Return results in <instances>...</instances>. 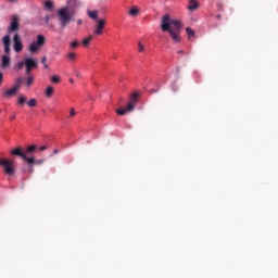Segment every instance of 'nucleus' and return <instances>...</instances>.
<instances>
[{
  "label": "nucleus",
  "mask_w": 278,
  "mask_h": 278,
  "mask_svg": "<svg viewBox=\"0 0 278 278\" xmlns=\"http://www.w3.org/2000/svg\"><path fill=\"white\" fill-rule=\"evenodd\" d=\"M138 51L139 53H144V45H142V42H138Z\"/></svg>",
  "instance_id": "29"
},
{
  "label": "nucleus",
  "mask_w": 278,
  "mask_h": 278,
  "mask_svg": "<svg viewBox=\"0 0 278 278\" xmlns=\"http://www.w3.org/2000/svg\"><path fill=\"white\" fill-rule=\"evenodd\" d=\"M0 114H1V109H0Z\"/></svg>",
  "instance_id": "45"
},
{
  "label": "nucleus",
  "mask_w": 278,
  "mask_h": 278,
  "mask_svg": "<svg viewBox=\"0 0 278 278\" xmlns=\"http://www.w3.org/2000/svg\"><path fill=\"white\" fill-rule=\"evenodd\" d=\"M186 31H187V34H188V38H194V30H192V28L191 27H187L186 28Z\"/></svg>",
  "instance_id": "27"
},
{
  "label": "nucleus",
  "mask_w": 278,
  "mask_h": 278,
  "mask_svg": "<svg viewBox=\"0 0 278 278\" xmlns=\"http://www.w3.org/2000/svg\"><path fill=\"white\" fill-rule=\"evenodd\" d=\"M93 38H94V36H92V35H89L88 37L84 38L83 39L84 47H88V45H90V41H92Z\"/></svg>",
  "instance_id": "20"
},
{
  "label": "nucleus",
  "mask_w": 278,
  "mask_h": 278,
  "mask_svg": "<svg viewBox=\"0 0 278 278\" xmlns=\"http://www.w3.org/2000/svg\"><path fill=\"white\" fill-rule=\"evenodd\" d=\"M21 29V16L13 14L11 15V22L8 27V34H16Z\"/></svg>",
  "instance_id": "7"
},
{
  "label": "nucleus",
  "mask_w": 278,
  "mask_h": 278,
  "mask_svg": "<svg viewBox=\"0 0 278 278\" xmlns=\"http://www.w3.org/2000/svg\"><path fill=\"white\" fill-rule=\"evenodd\" d=\"M54 90H55V89H54L52 86L47 87V89H46V96H47L48 98L53 97Z\"/></svg>",
  "instance_id": "22"
},
{
  "label": "nucleus",
  "mask_w": 278,
  "mask_h": 278,
  "mask_svg": "<svg viewBox=\"0 0 278 278\" xmlns=\"http://www.w3.org/2000/svg\"><path fill=\"white\" fill-rule=\"evenodd\" d=\"M105 24H106L105 20H97V24L93 29V35L94 36L103 35V29H105Z\"/></svg>",
  "instance_id": "10"
},
{
  "label": "nucleus",
  "mask_w": 278,
  "mask_h": 278,
  "mask_svg": "<svg viewBox=\"0 0 278 278\" xmlns=\"http://www.w3.org/2000/svg\"><path fill=\"white\" fill-rule=\"evenodd\" d=\"M53 153L55 154V153H60V150H53Z\"/></svg>",
  "instance_id": "42"
},
{
  "label": "nucleus",
  "mask_w": 278,
  "mask_h": 278,
  "mask_svg": "<svg viewBox=\"0 0 278 278\" xmlns=\"http://www.w3.org/2000/svg\"><path fill=\"white\" fill-rule=\"evenodd\" d=\"M130 16H138L140 14V10L138 8L134 7L129 10Z\"/></svg>",
  "instance_id": "21"
},
{
  "label": "nucleus",
  "mask_w": 278,
  "mask_h": 278,
  "mask_svg": "<svg viewBox=\"0 0 278 278\" xmlns=\"http://www.w3.org/2000/svg\"><path fill=\"white\" fill-rule=\"evenodd\" d=\"M12 155H15L16 157H21L22 160L25 161L26 156H25V148L22 147H17L13 150H11L10 152Z\"/></svg>",
  "instance_id": "11"
},
{
  "label": "nucleus",
  "mask_w": 278,
  "mask_h": 278,
  "mask_svg": "<svg viewBox=\"0 0 278 278\" xmlns=\"http://www.w3.org/2000/svg\"><path fill=\"white\" fill-rule=\"evenodd\" d=\"M36 151H38V146L36 144L24 148V153L26 156V159H24V162H27V164H36V159L33 156Z\"/></svg>",
  "instance_id": "6"
},
{
  "label": "nucleus",
  "mask_w": 278,
  "mask_h": 278,
  "mask_svg": "<svg viewBox=\"0 0 278 278\" xmlns=\"http://www.w3.org/2000/svg\"><path fill=\"white\" fill-rule=\"evenodd\" d=\"M16 92H18L14 87H12L11 89L4 91L2 93V97H4L5 99H10V97H14V94H16Z\"/></svg>",
  "instance_id": "17"
},
{
  "label": "nucleus",
  "mask_w": 278,
  "mask_h": 278,
  "mask_svg": "<svg viewBox=\"0 0 278 278\" xmlns=\"http://www.w3.org/2000/svg\"><path fill=\"white\" fill-rule=\"evenodd\" d=\"M2 42L4 46V53L10 54V35L4 36Z\"/></svg>",
  "instance_id": "13"
},
{
  "label": "nucleus",
  "mask_w": 278,
  "mask_h": 278,
  "mask_svg": "<svg viewBox=\"0 0 278 278\" xmlns=\"http://www.w3.org/2000/svg\"><path fill=\"white\" fill-rule=\"evenodd\" d=\"M43 65H45V68H49V65L47 63H45Z\"/></svg>",
  "instance_id": "44"
},
{
  "label": "nucleus",
  "mask_w": 278,
  "mask_h": 278,
  "mask_svg": "<svg viewBox=\"0 0 278 278\" xmlns=\"http://www.w3.org/2000/svg\"><path fill=\"white\" fill-rule=\"evenodd\" d=\"M24 67H25V61H20L15 64L16 71H23Z\"/></svg>",
  "instance_id": "24"
},
{
  "label": "nucleus",
  "mask_w": 278,
  "mask_h": 278,
  "mask_svg": "<svg viewBox=\"0 0 278 278\" xmlns=\"http://www.w3.org/2000/svg\"><path fill=\"white\" fill-rule=\"evenodd\" d=\"M54 9L55 2H53L52 0H47L46 2H43V10L46 12H53Z\"/></svg>",
  "instance_id": "12"
},
{
  "label": "nucleus",
  "mask_w": 278,
  "mask_h": 278,
  "mask_svg": "<svg viewBox=\"0 0 278 278\" xmlns=\"http://www.w3.org/2000/svg\"><path fill=\"white\" fill-rule=\"evenodd\" d=\"M27 78H26V86L27 88H31V86H34V77L31 74H26Z\"/></svg>",
  "instance_id": "19"
},
{
  "label": "nucleus",
  "mask_w": 278,
  "mask_h": 278,
  "mask_svg": "<svg viewBox=\"0 0 278 278\" xmlns=\"http://www.w3.org/2000/svg\"><path fill=\"white\" fill-rule=\"evenodd\" d=\"M28 108H36V105H38V100H36L35 98L30 99L27 102Z\"/></svg>",
  "instance_id": "23"
},
{
  "label": "nucleus",
  "mask_w": 278,
  "mask_h": 278,
  "mask_svg": "<svg viewBox=\"0 0 278 278\" xmlns=\"http://www.w3.org/2000/svg\"><path fill=\"white\" fill-rule=\"evenodd\" d=\"M84 5L80 0H67L66 5L56 10V20L61 29H66L72 23H75L77 11Z\"/></svg>",
  "instance_id": "1"
},
{
  "label": "nucleus",
  "mask_w": 278,
  "mask_h": 278,
  "mask_svg": "<svg viewBox=\"0 0 278 278\" xmlns=\"http://www.w3.org/2000/svg\"><path fill=\"white\" fill-rule=\"evenodd\" d=\"M87 15H88L89 18H91L92 21H98V20H99V11H97V10H88V11H87Z\"/></svg>",
  "instance_id": "16"
},
{
  "label": "nucleus",
  "mask_w": 278,
  "mask_h": 278,
  "mask_svg": "<svg viewBox=\"0 0 278 278\" xmlns=\"http://www.w3.org/2000/svg\"><path fill=\"white\" fill-rule=\"evenodd\" d=\"M16 118V114L10 116V121H14Z\"/></svg>",
  "instance_id": "39"
},
{
  "label": "nucleus",
  "mask_w": 278,
  "mask_h": 278,
  "mask_svg": "<svg viewBox=\"0 0 278 278\" xmlns=\"http://www.w3.org/2000/svg\"><path fill=\"white\" fill-rule=\"evenodd\" d=\"M51 81H52V84H60V76L53 75V76L51 77Z\"/></svg>",
  "instance_id": "28"
},
{
  "label": "nucleus",
  "mask_w": 278,
  "mask_h": 278,
  "mask_svg": "<svg viewBox=\"0 0 278 278\" xmlns=\"http://www.w3.org/2000/svg\"><path fill=\"white\" fill-rule=\"evenodd\" d=\"M181 21L170 20V15L165 14L161 20L162 31H168L174 42H181Z\"/></svg>",
  "instance_id": "2"
},
{
  "label": "nucleus",
  "mask_w": 278,
  "mask_h": 278,
  "mask_svg": "<svg viewBox=\"0 0 278 278\" xmlns=\"http://www.w3.org/2000/svg\"><path fill=\"white\" fill-rule=\"evenodd\" d=\"M74 74L78 79H81V73H79V71L74 70Z\"/></svg>",
  "instance_id": "31"
},
{
  "label": "nucleus",
  "mask_w": 278,
  "mask_h": 278,
  "mask_svg": "<svg viewBox=\"0 0 278 278\" xmlns=\"http://www.w3.org/2000/svg\"><path fill=\"white\" fill-rule=\"evenodd\" d=\"M39 151H47V146H41V147L39 148Z\"/></svg>",
  "instance_id": "36"
},
{
  "label": "nucleus",
  "mask_w": 278,
  "mask_h": 278,
  "mask_svg": "<svg viewBox=\"0 0 278 278\" xmlns=\"http://www.w3.org/2000/svg\"><path fill=\"white\" fill-rule=\"evenodd\" d=\"M177 53L184 55L185 52L184 50H178Z\"/></svg>",
  "instance_id": "40"
},
{
  "label": "nucleus",
  "mask_w": 278,
  "mask_h": 278,
  "mask_svg": "<svg viewBox=\"0 0 278 278\" xmlns=\"http://www.w3.org/2000/svg\"><path fill=\"white\" fill-rule=\"evenodd\" d=\"M7 1H8V3H14V4H16V3H18L20 0H7Z\"/></svg>",
  "instance_id": "35"
},
{
  "label": "nucleus",
  "mask_w": 278,
  "mask_h": 278,
  "mask_svg": "<svg viewBox=\"0 0 278 278\" xmlns=\"http://www.w3.org/2000/svg\"><path fill=\"white\" fill-rule=\"evenodd\" d=\"M25 79L23 77H20L15 80L13 88L18 92L21 90V86Z\"/></svg>",
  "instance_id": "18"
},
{
  "label": "nucleus",
  "mask_w": 278,
  "mask_h": 278,
  "mask_svg": "<svg viewBox=\"0 0 278 278\" xmlns=\"http://www.w3.org/2000/svg\"><path fill=\"white\" fill-rule=\"evenodd\" d=\"M75 114H76V112H75V110L72 108V109L70 110V116H75Z\"/></svg>",
  "instance_id": "34"
},
{
  "label": "nucleus",
  "mask_w": 278,
  "mask_h": 278,
  "mask_svg": "<svg viewBox=\"0 0 278 278\" xmlns=\"http://www.w3.org/2000/svg\"><path fill=\"white\" fill-rule=\"evenodd\" d=\"M46 42H47V39L43 37V35H38L37 40L33 41L29 45L28 51L30 53H38L40 49H42V46L46 45Z\"/></svg>",
  "instance_id": "5"
},
{
  "label": "nucleus",
  "mask_w": 278,
  "mask_h": 278,
  "mask_svg": "<svg viewBox=\"0 0 278 278\" xmlns=\"http://www.w3.org/2000/svg\"><path fill=\"white\" fill-rule=\"evenodd\" d=\"M67 58L71 62H75V60H77V54H75V52H70L67 53Z\"/></svg>",
  "instance_id": "26"
},
{
  "label": "nucleus",
  "mask_w": 278,
  "mask_h": 278,
  "mask_svg": "<svg viewBox=\"0 0 278 278\" xmlns=\"http://www.w3.org/2000/svg\"><path fill=\"white\" fill-rule=\"evenodd\" d=\"M199 8V1L198 0H189V5L187 7V10L189 12H195V10Z\"/></svg>",
  "instance_id": "14"
},
{
  "label": "nucleus",
  "mask_w": 278,
  "mask_h": 278,
  "mask_svg": "<svg viewBox=\"0 0 278 278\" xmlns=\"http://www.w3.org/2000/svg\"><path fill=\"white\" fill-rule=\"evenodd\" d=\"M43 162H45V161L41 160V161H39V162H36V164H42Z\"/></svg>",
  "instance_id": "43"
},
{
  "label": "nucleus",
  "mask_w": 278,
  "mask_h": 278,
  "mask_svg": "<svg viewBox=\"0 0 278 278\" xmlns=\"http://www.w3.org/2000/svg\"><path fill=\"white\" fill-rule=\"evenodd\" d=\"M24 64L26 67L25 70L26 75H31V71H34V68H38V60L34 58H25Z\"/></svg>",
  "instance_id": "8"
},
{
  "label": "nucleus",
  "mask_w": 278,
  "mask_h": 278,
  "mask_svg": "<svg viewBox=\"0 0 278 278\" xmlns=\"http://www.w3.org/2000/svg\"><path fill=\"white\" fill-rule=\"evenodd\" d=\"M41 63H42V64H47V56H43V58H42Z\"/></svg>",
  "instance_id": "38"
},
{
  "label": "nucleus",
  "mask_w": 278,
  "mask_h": 278,
  "mask_svg": "<svg viewBox=\"0 0 278 278\" xmlns=\"http://www.w3.org/2000/svg\"><path fill=\"white\" fill-rule=\"evenodd\" d=\"M27 102V98L25 96H20L17 99V103L20 105H25V103Z\"/></svg>",
  "instance_id": "25"
},
{
  "label": "nucleus",
  "mask_w": 278,
  "mask_h": 278,
  "mask_svg": "<svg viewBox=\"0 0 278 278\" xmlns=\"http://www.w3.org/2000/svg\"><path fill=\"white\" fill-rule=\"evenodd\" d=\"M76 25H78V27L84 25V20L81 18L76 20Z\"/></svg>",
  "instance_id": "33"
},
{
  "label": "nucleus",
  "mask_w": 278,
  "mask_h": 278,
  "mask_svg": "<svg viewBox=\"0 0 278 278\" xmlns=\"http://www.w3.org/2000/svg\"><path fill=\"white\" fill-rule=\"evenodd\" d=\"M10 64H11L10 56H8V55H2V59H1V67H2V68H10Z\"/></svg>",
  "instance_id": "15"
},
{
  "label": "nucleus",
  "mask_w": 278,
  "mask_h": 278,
  "mask_svg": "<svg viewBox=\"0 0 278 278\" xmlns=\"http://www.w3.org/2000/svg\"><path fill=\"white\" fill-rule=\"evenodd\" d=\"M45 21H46V25H49V22L51 21V16H49V14H47L45 16Z\"/></svg>",
  "instance_id": "32"
},
{
  "label": "nucleus",
  "mask_w": 278,
  "mask_h": 278,
  "mask_svg": "<svg viewBox=\"0 0 278 278\" xmlns=\"http://www.w3.org/2000/svg\"><path fill=\"white\" fill-rule=\"evenodd\" d=\"M77 47H79V42L77 40H74L71 42V48L72 49H77Z\"/></svg>",
  "instance_id": "30"
},
{
  "label": "nucleus",
  "mask_w": 278,
  "mask_h": 278,
  "mask_svg": "<svg viewBox=\"0 0 278 278\" xmlns=\"http://www.w3.org/2000/svg\"><path fill=\"white\" fill-rule=\"evenodd\" d=\"M71 84H75V80L73 78H70Z\"/></svg>",
  "instance_id": "41"
},
{
  "label": "nucleus",
  "mask_w": 278,
  "mask_h": 278,
  "mask_svg": "<svg viewBox=\"0 0 278 278\" xmlns=\"http://www.w3.org/2000/svg\"><path fill=\"white\" fill-rule=\"evenodd\" d=\"M13 49L15 53H21L23 51V40L21 39V35L15 33L13 36Z\"/></svg>",
  "instance_id": "9"
},
{
  "label": "nucleus",
  "mask_w": 278,
  "mask_h": 278,
  "mask_svg": "<svg viewBox=\"0 0 278 278\" xmlns=\"http://www.w3.org/2000/svg\"><path fill=\"white\" fill-rule=\"evenodd\" d=\"M0 84H3V73L0 72Z\"/></svg>",
  "instance_id": "37"
},
{
  "label": "nucleus",
  "mask_w": 278,
  "mask_h": 278,
  "mask_svg": "<svg viewBox=\"0 0 278 278\" xmlns=\"http://www.w3.org/2000/svg\"><path fill=\"white\" fill-rule=\"evenodd\" d=\"M0 166L3 170L4 175H9V177H12L16 173V167H14V161L9 159H0Z\"/></svg>",
  "instance_id": "4"
},
{
  "label": "nucleus",
  "mask_w": 278,
  "mask_h": 278,
  "mask_svg": "<svg viewBox=\"0 0 278 278\" xmlns=\"http://www.w3.org/2000/svg\"><path fill=\"white\" fill-rule=\"evenodd\" d=\"M138 92H134L128 101V104L124 108V109H117L116 110V114H118V116H125V114H129V112H134V110L136 109V105H138Z\"/></svg>",
  "instance_id": "3"
}]
</instances>
